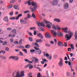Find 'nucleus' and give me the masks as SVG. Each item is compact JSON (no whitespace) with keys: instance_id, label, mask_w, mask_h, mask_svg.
<instances>
[{"instance_id":"obj_1","label":"nucleus","mask_w":77,"mask_h":77,"mask_svg":"<svg viewBox=\"0 0 77 77\" xmlns=\"http://www.w3.org/2000/svg\"><path fill=\"white\" fill-rule=\"evenodd\" d=\"M62 29V30L64 32V33H68H68L69 34H66L65 36V38H67L66 39V41L69 40L74 35V32L71 31L70 30H69L68 31V27H67L63 28Z\"/></svg>"},{"instance_id":"obj_2","label":"nucleus","mask_w":77,"mask_h":77,"mask_svg":"<svg viewBox=\"0 0 77 77\" xmlns=\"http://www.w3.org/2000/svg\"><path fill=\"white\" fill-rule=\"evenodd\" d=\"M31 5L32 6L34 7L32 8H30V9L31 10L32 12H34L35 11V10L37 9V8H38V4L36 2L32 1L31 2Z\"/></svg>"},{"instance_id":"obj_3","label":"nucleus","mask_w":77,"mask_h":77,"mask_svg":"<svg viewBox=\"0 0 77 77\" xmlns=\"http://www.w3.org/2000/svg\"><path fill=\"white\" fill-rule=\"evenodd\" d=\"M24 72L23 71H21L20 72L19 71L17 72L16 73V75L13 77H23L24 76Z\"/></svg>"},{"instance_id":"obj_4","label":"nucleus","mask_w":77,"mask_h":77,"mask_svg":"<svg viewBox=\"0 0 77 77\" xmlns=\"http://www.w3.org/2000/svg\"><path fill=\"white\" fill-rule=\"evenodd\" d=\"M44 23H45V24H47L46 26V27L48 28V29H50L51 28V26L52 25V23H51L47 20L44 21Z\"/></svg>"},{"instance_id":"obj_5","label":"nucleus","mask_w":77,"mask_h":77,"mask_svg":"<svg viewBox=\"0 0 77 77\" xmlns=\"http://www.w3.org/2000/svg\"><path fill=\"white\" fill-rule=\"evenodd\" d=\"M37 24L38 27H41V26H42V27H45V25L44 24V23L43 22H41V23L38 22H37Z\"/></svg>"},{"instance_id":"obj_6","label":"nucleus","mask_w":77,"mask_h":77,"mask_svg":"<svg viewBox=\"0 0 77 77\" xmlns=\"http://www.w3.org/2000/svg\"><path fill=\"white\" fill-rule=\"evenodd\" d=\"M18 57L17 56H10L9 58V59H12L13 60H18Z\"/></svg>"},{"instance_id":"obj_7","label":"nucleus","mask_w":77,"mask_h":77,"mask_svg":"<svg viewBox=\"0 0 77 77\" xmlns=\"http://www.w3.org/2000/svg\"><path fill=\"white\" fill-rule=\"evenodd\" d=\"M60 61L58 63V65L60 66H63V59L60 58Z\"/></svg>"},{"instance_id":"obj_8","label":"nucleus","mask_w":77,"mask_h":77,"mask_svg":"<svg viewBox=\"0 0 77 77\" xmlns=\"http://www.w3.org/2000/svg\"><path fill=\"white\" fill-rule=\"evenodd\" d=\"M57 3H58V1L57 0H54L53 1L52 5L53 6H56V5H57Z\"/></svg>"},{"instance_id":"obj_9","label":"nucleus","mask_w":77,"mask_h":77,"mask_svg":"<svg viewBox=\"0 0 77 77\" xmlns=\"http://www.w3.org/2000/svg\"><path fill=\"white\" fill-rule=\"evenodd\" d=\"M69 8V5L68 3H66L63 5V8L64 9H67Z\"/></svg>"},{"instance_id":"obj_10","label":"nucleus","mask_w":77,"mask_h":77,"mask_svg":"<svg viewBox=\"0 0 77 77\" xmlns=\"http://www.w3.org/2000/svg\"><path fill=\"white\" fill-rule=\"evenodd\" d=\"M45 37L46 38H50L51 36V35L49 34V33L48 32H46L45 33Z\"/></svg>"},{"instance_id":"obj_11","label":"nucleus","mask_w":77,"mask_h":77,"mask_svg":"<svg viewBox=\"0 0 77 77\" xmlns=\"http://www.w3.org/2000/svg\"><path fill=\"white\" fill-rule=\"evenodd\" d=\"M51 33L54 36H56L57 35V33L54 31L51 30Z\"/></svg>"},{"instance_id":"obj_12","label":"nucleus","mask_w":77,"mask_h":77,"mask_svg":"<svg viewBox=\"0 0 77 77\" xmlns=\"http://www.w3.org/2000/svg\"><path fill=\"white\" fill-rule=\"evenodd\" d=\"M57 44L59 47H63V43L60 42H58Z\"/></svg>"},{"instance_id":"obj_13","label":"nucleus","mask_w":77,"mask_h":77,"mask_svg":"<svg viewBox=\"0 0 77 77\" xmlns=\"http://www.w3.org/2000/svg\"><path fill=\"white\" fill-rule=\"evenodd\" d=\"M20 21L21 24H27V22H26V21H24L23 20H20Z\"/></svg>"},{"instance_id":"obj_14","label":"nucleus","mask_w":77,"mask_h":77,"mask_svg":"<svg viewBox=\"0 0 77 77\" xmlns=\"http://www.w3.org/2000/svg\"><path fill=\"white\" fill-rule=\"evenodd\" d=\"M37 36L38 37H39L40 39H43V36H42V35L41 33L38 34Z\"/></svg>"},{"instance_id":"obj_15","label":"nucleus","mask_w":77,"mask_h":77,"mask_svg":"<svg viewBox=\"0 0 77 77\" xmlns=\"http://www.w3.org/2000/svg\"><path fill=\"white\" fill-rule=\"evenodd\" d=\"M29 67V69H32L33 68V65H31L30 64H28L26 66V68H28V67Z\"/></svg>"},{"instance_id":"obj_16","label":"nucleus","mask_w":77,"mask_h":77,"mask_svg":"<svg viewBox=\"0 0 77 77\" xmlns=\"http://www.w3.org/2000/svg\"><path fill=\"white\" fill-rule=\"evenodd\" d=\"M13 7L15 9H17V10H19L20 9V7L18 5H15Z\"/></svg>"},{"instance_id":"obj_17","label":"nucleus","mask_w":77,"mask_h":77,"mask_svg":"<svg viewBox=\"0 0 77 77\" xmlns=\"http://www.w3.org/2000/svg\"><path fill=\"white\" fill-rule=\"evenodd\" d=\"M57 35L58 36H63V34L59 31L57 32Z\"/></svg>"},{"instance_id":"obj_18","label":"nucleus","mask_w":77,"mask_h":77,"mask_svg":"<svg viewBox=\"0 0 77 77\" xmlns=\"http://www.w3.org/2000/svg\"><path fill=\"white\" fill-rule=\"evenodd\" d=\"M3 20L4 21H6V22H8V21H9L8 18L7 17H6L4 18Z\"/></svg>"},{"instance_id":"obj_19","label":"nucleus","mask_w":77,"mask_h":77,"mask_svg":"<svg viewBox=\"0 0 77 77\" xmlns=\"http://www.w3.org/2000/svg\"><path fill=\"white\" fill-rule=\"evenodd\" d=\"M54 21H56V22H57L58 23H59V22L60 21V20L59 19L55 18L54 19Z\"/></svg>"},{"instance_id":"obj_20","label":"nucleus","mask_w":77,"mask_h":77,"mask_svg":"<svg viewBox=\"0 0 77 77\" xmlns=\"http://www.w3.org/2000/svg\"><path fill=\"white\" fill-rule=\"evenodd\" d=\"M66 74L67 77H71V76L72 77V74L70 73L69 72H67L66 73Z\"/></svg>"},{"instance_id":"obj_21","label":"nucleus","mask_w":77,"mask_h":77,"mask_svg":"<svg viewBox=\"0 0 77 77\" xmlns=\"http://www.w3.org/2000/svg\"><path fill=\"white\" fill-rule=\"evenodd\" d=\"M38 29L39 30H40V31H42L43 32H44V28L41 27H39L38 28Z\"/></svg>"},{"instance_id":"obj_22","label":"nucleus","mask_w":77,"mask_h":77,"mask_svg":"<svg viewBox=\"0 0 77 77\" xmlns=\"http://www.w3.org/2000/svg\"><path fill=\"white\" fill-rule=\"evenodd\" d=\"M44 56H45L46 57H48L49 56V54H46V52H44Z\"/></svg>"},{"instance_id":"obj_23","label":"nucleus","mask_w":77,"mask_h":77,"mask_svg":"<svg viewBox=\"0 0 77 77\" xmlns=\"http://www.w3.org/2000/svg\"><path fill=\"white\" fill-rule=\"evenodd\" d=\"M70 45L71 46V48L72 50H74V45L72 44Z\"/></svg>"},{"instance_id":"obj_24","label":"nucleus","mask_w":77,"mask_h":77,"mask_svg":"<svg viewBox=\"0 0 77 77\" xmlns=\"http://www.w3.org/2000/svg\"><path fill=\"white\" fill-rule=\"evenodd\" d=\"M52 29H54V30H56V26H55L54 25H53L52 26Z\"/></svg>"},{"instance_id":"obj_25","label":"nucleus","mask_w":77,"mask_h":77,"mask_svg":"<svg viewBox=\"0 0 77 77\" xmlns=\"http://www.w3.org/2000/svg\"><path fill=\"white\" fill-rule=\"evenodd\" d=\"M42 60L44 61L45 63H47V62H48V60H46L45 58L43 59Z\"/></svg>"},{"instance_id":"obj_26","label":"nucleus","mask_w":77,"mask_h":77,"mask_svg":"<svg viewBox=\"0 0 77 77\" xmlns=\"http://www.w3.org/2000/svg\"><path fill=\"white\" fill-rule=\"evenodd\" d=\"M12 33H15V34H17V30L16 29H13L11 31Z\"/></svg>"},{"instance_id":"obj_27","label":"nucleus","mask_w":77,"mask_h":77,"mask_svg":"<svg viewBox=\"0 0 77 77\" xmlns=\"http://www.w3.org/2000/svg\"><path fill=\"white\" fill-rule=\"evenodd\" d=\"M16 0H11L10 2V3L11 4H12V3H14L15 2Z\"/></svg>"},{"instance_id":"obj_28","label":"nucleus","mask_w":77,"mask_h":77,"mask_svg":"<svg viewBox=\"0 0 77 77\" xmlns=\"http://www.w3.org/2000/svg\"><path fill=\"white\" fill-rule=\"evenodd\" d=\"M39 60L38 59H36L34 62V63H39Z\"/></svg>"},{"instance_id":"obj_29","label":"nucleus","mask_w":77,"mask_h":77,"mask_svg":"<svg viewBox=\"0 0 77 77\" xmlns=\"http://www.w3.org/2000/svg\"><path fill=\"white\" fill-rule=\"evenodd\" d=\"M48 59L50 60H51V59H52V57H51V55H50L48 56V57H47Z\"/></svg>"},{"instance_id":"obj_30","label":"nucleus","mask_w":77,"mask_h":77,"mask_svg":"<svg viewBox=\"0 0 77 77\" xmlns=\"http://www.w3.org/2000/svg\"><path fill=\"white\" fill-rule=\"evenodd\" d=\"M36 42H42V40L41 39H38L36 40Z\"/></svg>"},{"instance_id":"obj_31","label":"nucleus","mask_w":77,"mask_h":77,"mask_svg":"<svg viewBox=\"0 0 77 77\" xmlns=\"http://www.w3.org/2000/svg\"><path fill=\"white\" fill-rule=\"evenodd\" d=\"M0 57L3 59H6V57L5 56H3L2 55L0 56Z\"/></svg>"},{"instance_id":"obj_32","label":"nucleus","mask_w":77,"mask_h":77,"mask_svg":"<svg viewBox=\"0 0 77 77\" xmlns=\"http://www.w3.org/2000/svg\"><path fill=\"white\" fill-rule=\"evenodd\" d=\"M36 29V27H32L30 28V30H35Z\"/></svg>"},{"instance_id":"obj_33","label":"nucleus","mask_w":77,"mask_h":77,"mask_svg":"<svg viewBox=\"0 0 77 77\" xmlns=\"http://www.w3.org/2000/svg\"><path fill=\"white\" fill-rule=\"evenodd\" d=\"M56 27L57 30H60V29H61L60 26L58 25H56Z\"/></svg>"},{"instance_id":"obj_34","label":"nucleus","mask_w":77,"mask_h":77,"mask_svg":"<svg viewBox=\"0 0 77 77\" xmlns=\"http://www.w3.org/2000/svg\"><path fill=\"white\" fill-rule=\"evenodd\" d=\"M18 48H25V47L23 46H20L18 47Z\"/></svg>"},{"instance_id":"obj_35","label":"nucleus","mask_w":77,"mask_h":77,"mask_svg":"<svg viewBox=\"0 0 77 77\" xmlns=\"http://www.w3.org/2000/svg\"><path fill=\"white\" fill-rule=\"evenodd\" d=\"M5 50L6 51H9V48H8V47H7L5 48Z\"/></svg>"},{"instance_id":"obj_36","label":"nucleus","mask_w":77,"mask_h":77,"mask_svg":"<svg viewBox=\"0 0 77 77\" xmlns=\"http://www.w3.org/2000/svg\"><path fill=\"white\" fill-rule=\"evenodd\" d=\"M46 47H50L51 46V45L50 44L46 43L45 44Z\"/></svg>"},{"instance_id":"obj_37","label":"nucleus","mask_w":77,"mask_h":77,"mask_svg":"<svg viewBox=\"0 0 77 77\" xmlns=\"http://www.w3.org/2000/svg\"><path fill=\"white\" fill-rule=\"evenodd\" d=\"M30 47V45H27L25 46V48H29Z\"/></svg>"},{"instance_id":"obj_38","label":"nucleus","mask_w":77,"mask_h":77,"mask_svg":"<svg viewBox=\"0 0 77 77\" xmlns=\"http://www.w3.org/2000/svg\"><path fill=\"white\" fill-rule=\"evenodd\" d=\"M10 20H15V17H10Z\"/></svg>"},{"instance_id":"obj_39","label":"nucleus","mask_w":77,"mask_h":77,"mask_svg":"<svg viewBox=\"0 0 77 77\" xmlns=\"http://www.w3.org/2000/svg\"><path fill=\"white\" fill-rule=\"evenodd\" d=\"M27 17L28 18H30L32 17V16H31L29 14H28L27 16Z\"/></svg>"},{"instance_id":"obj_40","label":"nucleus","mask_w":77,"mask_h":77,"mask_svg":"<svg viewBox=\"0 0 77 77\" xmlns=\"http://www.w3.org/2000/svg\"><path fill=\"white\" fill-rule=\"evenodd\" d=\"M24 60L25 62H28V63H30V61H29V60L27 59H25Z\"/></svg>"},{"instance_id":"obj_41","label":"nucleus","mask_w":77,"mask_h":77,"mask_svg":"<svg viewBox=\"0 0 77 77\" xmlns=\"http://www.w3.org/2000/svg\"><path fill=\"white\" fill-rule=\"evenodd\" d=\"M32 16L33 18H36V16L34 14V13H32Z\"/></svg>"},{"instance_id":"obj_42","label":"nucleus","mask_w":77,"mask_h":77,"mask_svg":"<svg viewBox=\"0 0 77 77\" xmlns=\"http://www.w3.org/2000/svg\"><path fill=\"white\" fill-rule=\"evenodd\" d=\"M11 36V37H15V35L14 34V35H11V34H10V35H9V37H10V36Z\"/></svg>"},{"instance_id":"obj_43","label":"nucleus","mask_w":77,"mask_h":77,"mask_svg":"<svg viewBox=\"0 0 77 77\" xmlns=\"http://www.w3.org/2000/svg\"><path fill=\"white\" fill-rule=\"evenodd\" d=\"M37 77H42V76L41 75V73H39L38 74Z\"/></svg>"},{"instance_id":"obj_44","label":"nucleus","mask_w":77,"mask_h":77,"mask_svg":"<svg viewBox=\"0 0 77 77\" xmlns=\"http://www.w3.org/2000/svg\"><path fill=\"white\" fill-rule=\"evenodd\" d=\"M19 55L20 56H24V55H23V54L22 53V52L21 51L20 52Z\"/></svg>"},{"instance_id":"obj_45","label":"nucleus","mask_w":77,"mask_h":77,"mask_svg":"<svg viewBox=\"0 0 77 77\" xmlns=\"http://www.w3.org/2000/svg\"><path fill=\"white\" fill-rule=\"evenodd\" d=\"M29 39L30 41L31 42H32V41H33L32 38L31 37H29Z\"/></svg>"},{"instance_id":"obj_46","label":"nucleus","mask_w":77,"mask_h":77,"mask_svg":"<svg viewBox=\"0 0 77 77\" xmlns=\"http://www.w3.org/2000/svg\"><path fill=\"white\" fill-rule=\"evenodd\" d=\"M34 48L36 50H39V48H38L36 46L34 47Z\"/></svg>"},{"instance_id":"obj_47","label":"nucleus","mask_w":77,"mask_h":77,"mask_svg":"<svg viewBox=\"0 0 77 77\" xmlns=\"http://www.w3.org/2000/svg\"><path fill=\"white\" fill-rule=\"evenodd\" d=\"M3 53V54H5V53H6V52H5V51H1V52H0V54H1V53Z\"/></svg>"},{"instance_id":"obj_48","label":"nucleus","mask_w":77,"mask_h":77,"mask_svg":"<svg viewBox=\"0 0 77 77\" xmlns=\"http://www.w3.org/2000/svg\"><path fill=\"white\" fill-rule=\"evenodd\" d=\"M22 41H23V40H22V39H21L20 41H19V44L20 45H21V44H22Z\"/></svg>"},{"instance_id":"obj_49","label":"nucleus","mask_w":77,"mask_h":77,"mask_svg":"<svg viewBox=\"0 0 77 77\" xmlns=\"http://www.w3.org/2000/svg\"><path fill=\"white\" fill-rule=\"evenodd\" d=\"M7 44H8V43L6 42H5L3 43L2 45H6Z\"/></svg>"},{"instance_id":"obj_50","label":"nucleus","mask_w":77,"mask_h":77,"mask_svg":"<svg viewBox=\"0 0 77 77\" xmlns=\"http://www.w3.org/2000/svg\"><path fill=\"white\" fill-rule=\"evenodd\" d=\"M11 42L12 43L14 42V39L12 38H11L10 40Z\"/></svg>"},{"instance_id":"obj_51","label":"nucleus","mask_w":77,"mask_h":77,"mask_svg":"<svg viewBox=\"0 0 77 77\" xmlns=\"http://www.w3.org/2000/svg\"><path fill=\"white\" fill-rule=\"evenodd\" d=\"M29 12H30V11H29L28 10L27 11H25L24 12V14H27V13H29Z\"/></svg>"},{"instance_id":"obj_52","label":"nucleus","mask_w":77,"mask_h":77,"mask_svg":"<svg viewBox=\"0 0 77 77\" xmlns=\"http://www.w3.org/2000/svg\"><path fill=\"white\" fill-rule=\"evenodd\" d=\"M35 45H36V47H39V45H38V44L36 42H35Z\"/></svg>"},{"instance_id":"obj_53","label":"nucleus","mask_w":77,"mask_h":77,"mask_svg":"<svg viewBox=\"0 0 77 77\" xmlns=\"http://www.w3.org/2000/svg\"><path fill=\"white\" fill-rule=\"evenodd\" d=\"M14 14V12L12 11V12H11L10 13V15H11V16H12V15H13V14Z\"/></svg>"},{"instance_id":"obj_54","label":"nucleus","mask_w":77,"mask_h":77,"mask_svg":"<svg viewBox=\"0 0 77 77\" xmlns=\"http://www.w3.org/2000/svg\"><path fill=\"white\" fill-rule=\"evenodd\" d=\"M32 75V72H30L28 74V76H31Z\"/></svg>"},{"instance_id":"obj_55","label":"nucleus","mask_w":77,"mask_h":77,"mask_svg":"<svg viewBox=\"0 0 77 77\" xmlns=\"http://www.w3.org/2000/svg\"><path fill=\"white\" fill-rule=\"evenodd\" d=\"M38 54H41V50H39V51L38 52Z\"/></svg>"},{"instance_id":"obj_56","label":"nucleus","mask_w":77,"mask_h":77,"mask_svg":"<svg viewBox=\"0 0 77 77\" xmlns=\"http://www.w3.org/2000/svg\"><path fill=\"white\" fill-rule=\"evenodd\" d=\"M35 51V50H30V52H31V53H33V52H34V51Z\"/></svg>"},{"instance_id":"obj_57","label":"nucleus","mask_w":77,"mask_h":77,"mask_svg":"<svg viewBox=\"0 0 77 77\" xmlns=\"http://www.w3.org/2000/svg\"><path fill=\"white\" fill-rule=\"evenodd\" d=\"M23 51H24L25 53H27V50L26 49H24L23 50Z\"/></svg>"},{"instance_id":"obj_58","label":"nucleus","mask_w":77,"mask_h":77,"mask_svg":"<svg viewBox=\"0 0 77 77\" xmlns=\"http://www.w3.org/2000/svg\"><path fill=\"white\" fill-rule=\"evenodd\" d=\"M36 59H38V58L36 57H32V60H36Z\"/></svg>"},{"instance_id":"obj_59","label":"nucleus","mask_w":77,"mask_h":77,"mask_svg":"<svg viewBox=\"0 0 77 77\" xmlns=\"http://www.w3.org/2000/svg\"><path fill=\"white\" fill-rule=\"evenodd\" d=\"M4 3V2H3V1L2 0L0 1V3H1V4H3Z\"/></svg>"},{"instance_id":"obj_60","label":"nucleus","mask_w":77,"mask_h":77,"mask_svg":"<svg viewBox=\"0 0 77 77\" xmlns=\"http://www.w3.org/2000/svg\"><path fill=\"white\" fill-rule=\"evenodd\" d=\"M7 30H11L12 28H7Z\"/></svg>"},{"instance_id":"obj_61","label":"nucleus","mask_w":77,"mask_h":77,"mask_svg":"<svg viewBox=\"0 0 77 77\" xmlns=\"http://www.w3.org/2000/svg\"><path fill=\"white\" fill-rule=\"evenodd\" d=\"M18 17H22V14H19L18 15Z\"/></svg>"},{"instance_id":"obj_62","label":"nucleus","mask_w":77,"mask_h":77,"mask_svg":"<svg viewBox=\"0 0 77 77\" xmlns=\"http://www.w3.org/2000/svg\"><path fill=\"white\" fill-rule=\"evenodd\" d=\"M14 43L15 44H18V42L15 41L14 42Z\"/></svg>"},{"instance_id":"obj_63","label":"nucleus","mask_w":77,"mask_h":77,"mask_svg":"<svg viewBox=\"0 0 77 77\" xmlns=\"http://www.w3.org/2000/svg\"><path fill=\"white\" fill-rule=\"evenodd\" d=\"M34 35H36V31H34Z\"/></svg>"},{"instance_id":"obj_64","label":"nucleus","mask_w":77,"mask_h":77,"mask_svg":"<svg viewBox=\"0 0 77 77\" xmlns=\"http://www.w3.org/2000/svg\"><path fill=\"white\" fill-rule=\"evenodd\" d=\"M74 36H75V38L76 39V40H77V35H74Z\"/></svg>"}]
</instances>
